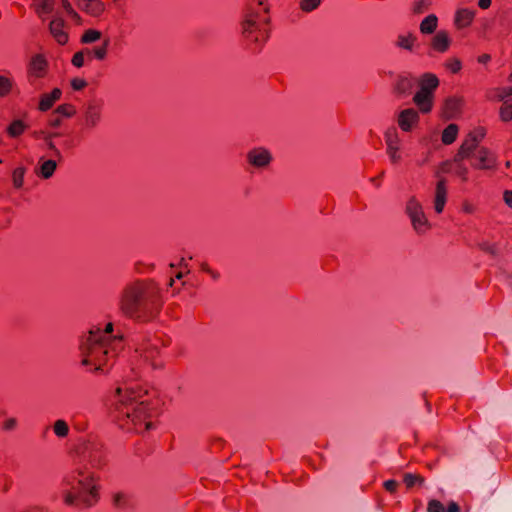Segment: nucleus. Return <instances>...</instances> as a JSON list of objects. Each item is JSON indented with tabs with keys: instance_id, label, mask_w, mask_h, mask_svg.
Listing matches in <instances>:
<instances>
[{
	"instance_id": "1",
	"label": "nucleus",
	"mask_w": 512,
	"mask_h": 512,
	"mask_svg": "<svg viewBox=\"0 0 512 512\" xmlns=\"http://www.w3.org/2000/svg\"><path fill=\"white\" fill-rule=\"evenodd\" d=\"M111 406L113 417L122 429L143 432L153 428L150 418L156 414L157 403L139 384H119L111 396Z\"/></svg>"
},
{
	"instance_id": "36",
	"label": "nucleus",
	"mask_w": 512,
	"mask_h": 512,
	"mask_svg": "<svg viewBox=\"0 0 512 512\" xmlns=\"http://www.w3.org/2000/svg\"><path fill=\"white\" fill-rule=\"evenodd\" d=\"M102 33L96 29H87L81 36V43L90 44L101 39Z\"/></svg>"
},
{
	"instance_id": "32",
	"label": "nucleus",
	"mask_w": 512,
	"mask_h": 512,
	"mask_svg": "<svg viewBox=\"0 0 512 512\" xmlns=\"http://www.w3.org/2000/svg\"><path fill=\"white\" fill-rule=\"evenodd\" d=\"M110 44V39L107 38L104 40L103 44L99 47H94L93 49H86L87 56L94 57L97 60H104L107 57L108 47Z\"/></svg>"
},
{
	"instance_id": "6",
	"label": "nucleus",
	"mask_w": 512,
	"mask_h": 512,
	"mask_svg": "<svg viewBox=\"0 0 512 512\" xmlns=\"http://www.w3.org/2000/svg\"><path fill=\"white\" fill-rule=\"evenodd\" d=\"M104 102L101 99L87 101L81 109L79 123L85 133L96 130L103 119Z\"/></svg>"
},
{
	"instance_id": "30",
	"label": "nucleus",
	"mask_w": 512,
	"mask_h": 512,
	"mask_svg": "<svg viewBox=\"0 0 512 512\" xmlns=\"http://www.w3.org/2000/svg\"><path fill=\"white\" fill-rule=\"evenodd\" d=\"M438 27V17L435 14L426 16L419 25V30L422 34H435Z\"/></svg>"
},
{
	"instance_id": "43",
	"label": "nucleus",
	"mask_w": 512,
	"mask_h": 512,
	"mask_svg": "<svg viewBox=\"0 0 512 512\" xmlns=\"http://www.w3.org/2000/svg\"><path fill=\"white\" fill-rule=\"evenodd\" d=\"M17 428L18 419L16 417H8L1 424V429L4 432H12L15 431Z\"/></svg>"
},
{
	"instance_id": "27",
	"label": "nucleus",
	"mask_w": 512,
	"mask_h": 512,
	"mask_svg": "<svg viewBox=\"0 0 512 512\" xmlns=\"http://www.w3.org/2000/svg\"><path fill=\"white\" fill-rule=\"evenodd\" d=\"M439 86V79L438 77L433 73H424L419 78V89L424 91H429L430 93L434 94V91Z\"/></svg>"
},
{
	"instance_id": "14",
	"label": "nucleus",
	"mask_w": 512,
	"mask_h": 512,
	"mask_svg": "<svg viewBox=\"0 0 512 512\" xmlns=\"http://www.w3.org/2000/svg\"><path fill=\"white\" fill-rule=\"evenodd\" d=\"M386 153L392 164H397L401 161L402 156L400 153V139L395 127L389 128L385 132Z\"/></svg>"
},
{
	"instance_id": "37",
	"label": "nucleus",
	"mask_w": 512,
	"mask_h": 512,
	"mask_svg": "<svg viewBox=\"0 0 512 512\" xmlns=\"http://www.w3.org/2000/svg\"><path fill=\"white\" fill-rule=\"evenodd\" d=\"M62 118H70L76 114V107L70 103L59 105L55 110Z\"/></svg>"
},
{
	"instance_id": "41",
	"label": "nucleus",
	"mask_w": 512,
	"mask_h": 512,
	"mask_svg": "<svg viewBox=\"0 0 512 512\" xmlns=\"http://www.w3.org/2000/svg\"><path fill=\"white\" fill-rule=\"evenodd\" d=\"M25 169L18 167L13 171L12 180L15 188H21L24 182Z\"/></svg>"
},
{
	"instance_id": "33",
	"label": "nucleus",
	"mask_w": 512,
	"mask_h": 512,
	"mask_svg": "<svg viewBox=\"0 0 512 512\" xmlns=\"http://www.w3.org/2000/svg\"><path fill=\"white\" fill-rule=\"evenodd\" d=\"M459 128L456 124H449L442 132L441 141L445 145L452 144L458 135Z\"/></svg>"
},
{
	"instance_id": "3",
	"label": "nucleus",
	"mask_w": 512,
	"mask_h": 512,
	"mask_svg": "<svg viewBox=\"0 0 512 512\" xmlns=\"http://www.w3.org/2000/svg\"><path fill=\"white\" fill-rule=\"evenodd\" d=\"M123 338L115 337L111 342L100 339V334H84L80 338L79 351L83 366H91L95 372H105V367L113 363L123 349Z\"/></svg>"
},
{
	"instance_id": "47",
	"label": "nucleus",
	"mask_w": 512,
	"mask_h": 512,
	"mask_svg": "<svg viewBox=\"0 0 512 512\" xmlns=\"http://www.w3.org/2000/svg\"><path fill=\"white\" fill-rule=\"evenodd\" d=\"M86 55V49L76 52L72 57V64L77 68H81L84 65Z\"/></svg>"
},
{
	"instance_id": "5",
	"label": "nucleus",
	"mask_w": 512,
	"mask_h": 512,
	"mask_svg": "<svg viewBox=\"0 0 512 512\" xmlns=\"http://www.w3.org/2000/svg\"><path fill=\"white\" fill-rule=\"evenodd\" d=\"M268 7L264 6L261 10L254 9L251 4L242 22V33L246 41L250 45L253 51L260 50L263 43L268 38Z\"/></svg>"
},
{
	"instance_id": "38",
	"label": "nucleus",
	"mask_w": 512,
	"mask_h": 512,
	"mask_svg": "<svg viewBox=\"0 0 512 512\" xmlns=\"http://www.w3.org/2000/svg\"><path fill=\"white\" fill-rule=\"evenodd\" d=\"M444 67L453 74L458 73L462 69V62L457 57H450L444 62Z\"/></svg>"
},
{
	"instance_id": "63",
	"label": "nucleus",
	"mask_w": 512,
	"mask_h": 512,
	"mask_svg": "<svg viewBox=\"0 0 512 512\" xmlns=\"http://www.w3.org/2000/svg\"><path fill=\"white\" fill-rule=\"evenodd\" d=\"M183 277V274L181 272H179L177 275H176V278L177 279H181Z\"/></svg>"
},
{
	"instance_id": "2",
	"label": "nucleus",
	"mask_w": 512,
	"mask_h": 512,
	"mask_svg": "<svg viewBox=\"0 0 512 512\" xmlns=\"http://www.w3.org/2000/svg\"><path fill=\"white\" fill-rule=\"evenodd\" d=\"M118 309L122 315L130 319L150 321L157 313L156 293L146 280L130 281L119 294Z\"/></svg>"
},
{
	"instance_id": "49",
	"label": "nucleus",
	"mask_w": 512,
	"mask_h": 512,
	"mask_svg": "<svg viewBox=\"0 0 512 512\" xmlns=\"http://www.w3.org/2000/svg\"><path fill=\"white\" fill-rule=\"evenodd\" d=\"M62 120H63V118L59 114H57L55 111H53L48 116L47 122L50 127L57 128L62 124Z\"/></svg>"
},
{
	"instance_id": "45",
	"label": "nucleus",
	"mask_w": 512,
	"mask_h": 512,
	"mask_svg": "<svg viewBox=\"0 0 512 512\" xmlns=\"http://www.w3.org/2000/svg\"><path fill=\"white\" fill-rule=\"evenodd\" d=\"M480 249L492 256H496L499 253V248L496 243L482 242L480 243Z\"/></svg>"
},
{
	"instance_id": "23",
	"label": "nucleus",
	"mask_w": 512,
	"mask_h": 512,
	"mask_svg": "<svg viewBox=\"0 0 512 512\" xmlns=\"http://www.w3.org/2000/svg\"><path fill=\"white\" fill-rule=\"evenodd\" d=\"M62 96V91L59 88H54L50 93H44L40 97L38 109L46 112L51 109L56 101Z\"/></svg>"
},
{
	"instance_id": "4",
	"label": "nucleus",
	"mask_w": 512,
	"mask_h": 512,
	"mask_svg": "<svg viewBox=\"0 0 512 512\" xmlns=\"http://www.w3.org/2000/svg\"><path fill=\"white\" fill-rule=\"evenodd\" d=\"M61 491L65 504L69 506H92L98 497L93 474L82 469H76L64 477Z\"/></svg>"
},
{
	"instance_id": "26",
	"label": "nucleus",
	"mask_w": 512,
	"mask_h": 512,
	"mask_svg": "<svg viewBox=\"0 0 512 512\" xmlns=\"http://www.w3.org/2000/svg\"><path fill=\"white\" fill-rule=\"evenodd\" d=\"M55 4L56 0H34L33 7L38 17L45 20L54 11Z\"/></svg>"
},
{
	"instance_id": "11",
	"label": "nucleus",
	"mask_w": 512,
	"mask_h": 512,
	"mask_svg": "<svg viewBox=\"0 0 512 512\" xmlns=\"http://www.w3.org/2000/svg\"><path fill=\"white\" fill-rule=\"evenodd\" d=\"M450 168H451V163L444 162V163H442L439 171L436 173V177H438L439 180L436 183L433 203H434V210L437 214H441L443 212L444 207L447 202V197H448L446 179L443 177H440L439 174H440V172H442V173L450 172Z\"/></svg>"
},
{
	"instance_id": "18",
	"label": "nucleus",
	"mask_w": 512,
	"mask_h": 512,
	"mask_svg": "<svg viewBox=\"0 0 512 512\" xmlns=\"http://www.w3.org/2000/svg\"><path fill=\"white\" fill-rule=\"evenodd\" d=\"M419 122V113L413 108L402 110L397 119L399 128L404 132H409Z\"/></svg>"
},
{
	"instance_id": "28",
	"label": "nucleus",
	"mask_w": 512,
	"mask_h": 512,
	"mask_svg": "<svg viewBox=\"0 0 512 512\" xmlns=\"http://www.w3.org/2000/svg\"><path fill=\"white\" fill-rule=\"evenodd\" d=\"M56 168H57V163L55 160H52V159L43 160V158H41L39 161V167L37 169V174L43 179H49L53 176Z\"/></svg>"
},
{
	"instance_id": "31",
	"label": "nucleus",
	"mask_w": 512,
	"mask_h": 512,
	"mask_svg": "<svg viewBox=\"0 0 512 512\" xmlns=\"http://www.w3.org/2000/svg\"><path fill=\"white\" fill-rule=\"evenodd\" d=\"M28 128V125L21 119L13 120L6 128V132L9 137L17 138L20 137Z\"/></svg>"
},
{
	"instance_id": "53",
	"label": "nucleus",
	"mask_w": 512,
	"mask_h": 512,
	"mask_svg": "<svg viewBox=\"0 0 512 512\" xmlns=\"http://www.w3.org/2000/svg\"><path fill=\"white\" fill-rule=\"evenodd\" d=\"M398 487V482L395 480H387L384 482V488L390 492L395 493Z\"/></svg>"
},
{
	"instance_id": "15",
	"label": "nucleus",
	"mask_w": 512,
	"mask_h": 512,
	"mask_svg": "<svg viewBox=\"0 0 512 512\" xmlns=\"http://www.w3.org/2000/svg\"><path fill=\"white\" fill-rule=\"evenodd\" d=\"M452 39L448 31L438 30L429 40V51L428 55L433 53L444 54L451 46Z\"/></svg>"
},
{
	"instance_id": "56",
	"label": "nucleus",
	"mask_w": 512,
	"mask_h": 512,
	"mask_svg": "<svg viewBox=\"0 0 512 512\" xmlns=\"http://www.w3.org/2000/svg\"><path fill=\"white\" fill-rule=\"evenodd\" d=\"M491 60V56L489 54H482L478 57V62L481 64H486Z\"/></svg>"
},
{
	"instance_id": "46",
	"label": "nucleus",
	"mask_w": 512,
	"mask_h": 512,
	"mask_svg": "<svg viewBox=\"0 0 512 512\" xmlns=\"http://www.w3.org/2000/svg\"><path fill=\"white\" fill-rule=\"evenodd\" d=\"M423 482H424V478L419 475H415V474H411V473L404 475V483L406 484V486L408 488L412 487L416 483L421 484Z\"/></svg>"
},
{
	"instance_id": "19",
	"label": "nucleus",
	"mask_w": 512,
	"mask_h": 512,
	"mask_svg": "<svg viewBox=\"0 0 512 512\" xmlns=\"http://www.w3.org/2000/svg\"><path fill=\"white\" fill-rule=\"evenodd\" d=\"M498 97L502 100L500 118L504 122L512 120V87H504L499 90Z\"/></svg>"
},
{
	"instance_id": "55",
	"label": "nucleus",
	"mask_w": 512,
	"mask_h": 512,
	"mask_svg": "<svg viewBox=\"0 0 512 512\" xmlns=\"http://www.w3.org/2000/svg\"><path fill=\"white\" fill-rule=\"evenodd\" d=\"M445 512H460V507L456 502L450 501Z\"/></svg>"
},
{
	"instance_id": "60",
	"label": "nucleus",
	"mask_w": 512,
	"mask_h": 512,
	"mask_svg": "<svg viewBox=\"0 0 512 512\" xmlns=\"http://www.w3.org/2000/svg\"><path fill=\"white\" fill-rule=\"evenodd\" d=\"M200 268L205 273H207L211 269V267L205 262L201 263Z\"/></svg>"
},
{
	"instance_id": "40",
	"label": "nucleus",
	"mask_w": 512,
	"mask_h": 512,
	"mask_svg": "<svg viewBox=\"0 0 512 512\" xmlns=\"http://www.w3.org/2000/svg\"><path fill=\"white\" fill-rule=\"evenodd\" d=\"M321 4V0H301L299 7L303 12L309 13L317 9Z\"/></svg>"
},
{
	"instance_id": "34",
	"label": "nucleus",
	"mask_w": 512,
	"mask_h": 512,
	"mask_svg": "<svg viewBox=\"0 0 512 512\" xmlns=\"http://www.w3.org/2000/svg\"><path fill=\"white\" fill-rule=\"evenodd\" d=\"M114 325L113 323L109 322L105 325V327L102 329L100 327H94L91 330H89V334H100V339L105 340L107 342H111V339L115 338L116 336H113Z\"/></svg>"
},
{
	"instance_id": "39",
	"label": "nucleus",
	"mask_w": 512,
	"mask_h": 512,
	"mask_svg": "<svg viewBox=\"0 0 512 512\" xmlns=\"http://www.w3.org/2000/svg\"><path fill=\"white\" fill-rule=\"evenodd\" d=\"M13 87V80L4 75H0V97L7 96Z\"/></svg>"
},
{
	"instance_id": "42",
	"label": "nucleus",
	"mask_w": 512,
	"mask_h": 512,
	"mask_svg": "<svg viewBox=\"0 0 512 512\" xmlns=\"http://www.w3.org/2000/svg\"><path fill=\"white\" fill-rule=\"evenodd\" d=\"M431 0H418L413 4L412 11L414 14H422L431 6Z\"/></svg>"
},
{
	"instance_id": "12",
	"label": "nucleus",
	"mask_w": 512,
	"mask_h": 512,
	"mask_svg": "<svg viewBox=\"0 0 512 512\" xmlns=\"http://www.w3.org/2000/svg\"><path fill=\"white\" fill-rule=\"evenodd\" d=\"M247 163L257 170H264L269 167L273 161L270 150L265 147H254L246 153Z\"/></svg>"
},
{
	"instance_id": "16",
	"label": "nucleus",
	"mask_w": 512,
	"mask_h": 512,
	"mask_svg": "<svg viewBox=\"0 0 512 512\" xmlns=\"http://www.w3.org/2000/svg\"><path fill=\"white\" fill-rule=\"evenodd\" d=\"M48 63L46 59L38 54L32 57L28 67V81L34 85L36 80L44 78L47 73Z\"/></svg>"
},
{
	"instance_id": "10",
	"label": "nucleus",
	"mask_w": 512,
	"mask_h": 512,
	"mask_svg": "<svg viewBox=\"0 0 512 512\" xmlns=\"http://www.w3.org/2000/svg\"><path fill=\"white\" fill-rule=\"evenodd\" d=\"M485 135L486 131L483 127H478L471 131L466 136L455 155V161L458 162L471 158L479 149V144L484 139Z\"/></svg>"
},
{
	"instance_id": "29",
	"label": "nucleus",
	"mask_w": 512,
	"mask_h": 512,
	"mask_svg": "<svg viewBox=\"0 0 512 512\" xmlns=\"http://www.w3.org/2000/svg\"><path fill=\"white\" fill-rule=\"evenodd\" d=\"M461 107H462L461 99L456 98V97L448 98L445 101L444 110H443L445 117H447V118L456 117L459 114Z\"/></svg>"
},
{
	"instance_id": "24",
	"label": "nucleus",
	"mask_w": 512,
	"mask_h": 512,
	"mask_svg": "<svg viewBox=\"0 0 512 512\" xmlns=\"http://www.w3.org/2000/svg\"><path fill=\"white\" fill-rule=\"evenodd\" d=\"M417 36L412 33L408 32L405 34H399L397 36L395 46L399 49H403L409 52H414L415 48L417 46Z\"/></svg>"
},
{
	"instance_id": "61",
	"label": "nucleus",
	"mask_w": 512,
	"mask_h": 512,
	"mask_svg": "<svg viewBox=\"0 0 512 512\" xmlns=\"http://www.w3.org/2000/svg\"><path fill=\"white\" fill-rule=\"evenodd\" d=\"M41 134L44 136V135H51V139H53L54 137H57L59 136L58 133H46L44 131H41Z\"/></svg>"
},
{
	"instance_id": "21",
	"label": "nucleus",
	"mask_w": 512,
	"mask_h": 512,
	"mask_svg": "<svg viewBox=\"0 0 512 512\" xmlns=\"http://www.w3.org/2000/svg\"><path fill=\"white\" fill-rule=\"evenodd\" d=\"M433 99L434 94L419 89L413 97V102L422 113H428L432 110Z\"/></svg>"
},
{
	"instance_id": "50",
	"label": "nucleus",
	"mask_w": 512,
	"mask_h": 512,
	"mask_svg": "<svg viewBox=\"0 0 512 512\" xmlns=\"http://www.w3.org/2000/svg\"><path fill=\"white\" fill-rule=\"evenodd\" d=\"M43 139L46 142V145H47L48 149H50L53 152V155L55 157L60 158L61 157V152L56 147V145L54 144L53 140L51 139V135H44Z\"/></svg>"
},
{
	"instance_id": "9",
	"label": "nucleus",
	"mask_w": 512,
	"mask_h": 512,
	"mask_svg": "<svg viewBox=\"0 0 512 512\" xmlns=\"http://www.w3.org/2000/svg\"><path fill=\"white\" fill-rule=\"evenodd\" d=\"M160 343L159 339L148 340L140 344L135 353L140 359L149 364L153 369H161L164 367V361L160 356Z\"/></svg>"
},
{
	"instance_id": "64",
	"label": "nucleus",
	"mask_w": 512,
	"mask_h": 512,
	"mask_svg": "<svg viewBox=\"0 0 512 512\" xmlns=\"http://www.w3.org/2000/svg\"><path fill=\"white\" fill-rule=\"evenodd\" d=\"M35 136H36V137H42V138H43V135L41 134V132L36 133V134H35Z\"/></svg>"
},
{
	"instance_id": "17",
	"label": "nucleus",
	"mask_w": 512,
	"mask_h": 512,
	"mask_svg": "<svg viewBox=\"0 0 512 512\" xmlns=\"http://www.w3.org/2000/svg\"><path fill=\"white\" fill-rule=\"evenodd\" d=\"M65 25L66 23L64 19L58 16L53 17L49 23V32L60 45H65L69 40L68 33L65 30Z\"/></svg>"
},
{
	"instance_id": "59",
	"label": "nucleus",
	"mask_w": 512,
	"mask_h": 512,
	"mask_svg": "<svg viewBox=\"0 0 512 512\" xmlns=\"http://www.w3.org/2000/svg\"><path fill=\"white\" fill-rule=\"evenodd\" d=\"M463 210L466 213H472L474 211V208L471 204H465Z\"/></svg>"
},
{
	"instance_id": "51",
	"label": "nucleus",
	"mask_w": 512,
	"mask_h": 512,
	"mask_svg": "<svg viewBox=\"0 0 512 512\" xmlns=\"http://www.w3.org/2000/svg\"><path fill=\"white\" fill-rule=\"evenodd\" d=\"M62 6L66 13L70 15L73 19H81L80 15L73 9L71 3L68 0H62Z\"/></svg>"
},
{
	"instance_id": "7",
	"label": "nucleus",
	"mask_w": 512,
	"mask_h": 512,
	"mask_svg": "<svg viewBox=\"0 0 512 512\" xmlns=\"http://www.w3.org/2000/svg\"><path fill=\"white\" fill-rule=\"evenodd\" d=\"M405 213L409 217L413 230L418 235L426 234L432 227L429 222L421 202L411 196L405 206Z\"/></svg>"
},
{
	"instance_id": "62",
	"label": "nucleus",
	"mask_w": 512,
	"mask_h": 512,
	"mask_svg": "<svg viewBox=\"0 0 512 512\" xmlns=\"http://www.w3.org/2000/svg\"><path fill=\"white\" fill-rule=\"evenodd\" d=\"M254 1H255V2L257 3V5L260 7V6H264V4H265V1H266V0H254Z\"/></svg>"
},
{
	"instance_id": "54",
	"label": "nucleus",
	"mask_w": 512,
	"mask_h": 512,
	"mask_svg": "<svg viewBox=\"0 0 512 512\" xmlns=\"http://www.w3.org/2000/svg\"><path fill=\"white\" fill-rule=\"evenodd\" d=\"M505 204L512 209V190H506L503 194Z\"/></svg>"
},
{
	"instance_id": "57",
	"label": "nucleus",
	"mask_w": 512,
	"mask_h": 512,
	"mask_svg": "<svg viewBox=\"0 0 512 512\" xmlns=\"http://www.w3.org/2000/svg\"><path fill=\"white\" fill-rule=\"evenodd\" d=\"M478 6L481 9H488L491 6V0H479Z\"/></svg>"
},
{
	"instance_id": "44",
	"label": "nucleus",
	"mask_w": 512,
	"mask_h": 512,
	"mask_svg": "<svg viewBox=\"0 0 512 512\" xmlns=\"http://www.w3.org/2000/svg\"><path fill=\"white\" fill-rule=\"evenodd\" d=\"M453 162L455 164V175L460 177L463 181H466L468 176V168L464 164H462V161L456 162L454 159Z\"/></svg>"
},
{
	"instance_id": "13",
	"label": "nucleus",
	"mask_w": 512,
	"mask_h": 512,
	"mask_svg": "<svg viewBox=\"0 0 512 512\" xmlns=\"http://www.w3.org/2000/svg\"><path fill=\"white\" fill-rule=\"evenodd\" d=\"M471 158H473L471 165L475 169L492 170L497 166V157L495 153L486 147H479Z\"/></svg>"
},
{
	"instance_id": "58",
	"label": "nucleus",
	"mask_w": 512,
	"mask_h": 512,
	"mask_svg": "<svg viewBox=\"0 0 512 512\" xmlns=\"http://www.w3.org/2000/svg\"><path fill=\"white\" fill-rule=\"evenodd\" d=\"M207 274L215 281L218 280L220 277V274L217 271L213 270L212 268L207 272Z\"/></svg>"
},
{
	"instance_id": "35",
	"label": "nucleus",
	"mask_w": 512,
	"mask_h": 512,
	"mask_svg": "<svg viewBox=\"0 0 512 512\" xmlns=\"http://www.w3.org/2000/svg\"><path fill=\"white\" fill-rule=\"evenodd\" d=\"M53 432L58 438H66L69 434V426L67 422L63 419H58L54 422Z\"/></svg>"
},
{
	"instance_id": "48",
	"label": "nucleus",
	"mask_w": 512,
	"mask_h": 512,
	"mask_svg": "<svg viewBox=\"0 0 512 512\" xmlns=\"http://www.w3.org/2000/svg\"><path fill=\"white\" fill-rule=\"evenodd\" d=\"M427 512H445V508L439 500L432 499L428 502Z\"/></svg>"
},
{
	"instance_id": "52",
	"label": "nucleus",
	"mask_w": 512,
	"mask_h": 512,
	"mask_svg": "<svg viewBox=\"0 0 512 512\" xmlns=\"http://www.w3.org/2000/svg\"><path fill=\"white\" fill-rule=\"evenodd\" d=\"M87 86V81L83 78H73L71 80V87L75 91H80Z\"/></svg>"
},
{
	"instance_id": "8",
	"label": "nucleus",
	"mask_w": 512,
	"mask_h": 512,
	"mask_svg": "<svg viewBox=\"0 0 512 512\" xmlns=\"http://www.w3.org/2000/svg\"><path fill=\"white\" fill-rule=\"evenodd\" d=\"M82 453L93 467L102 468L107 463L104 444L96 435H89L82 443Z\"/></svg>"
},
{
	"instance_id": "25",
	"label": "nucleus",
	"mask_w": 512,
	"mask_h": 512,
	"mask_svg": "<svg viewBox=\"0 0 512 512\" xmlns=\"http://www.w3.org/2000/svg\"><path fill=\"white\" fill-rule=\"evenodd\" d=\"M413 87V80L406 75H400L393 84V92L398 96L408 95Z\"/></svg>"
},
{
	"instance_id": "22",
	"label": "nucleus",
	"mask_w": 512,
	"mask_h": 512,
	"mask_svg": "<svg viewBox=\"0 0 512 512\" xmlns=\"http://www.w3.org/2000/svg\"><path fill=\"white\" fill-rule=\"evenodd\" d=\"M475 17V10L461 8L455 12L454 25L457 29H464L470 26Z\"/></svg>"
},
{
	"instance_id": "20",
	"label": "nucleus",
	"mask_w": 512,
	"mask_h": 512,
	"mask_svg": "<svg viewBox=\"0 0 512 512\" xmlns=\"http://www.w3.org/2000/svg\"><path fill=\"white\" fill-rule=\"evenodd\" d=\"M78 8L92 17H100L105 11L101 0H75Z\"/></svg>"
}]
</instances>
